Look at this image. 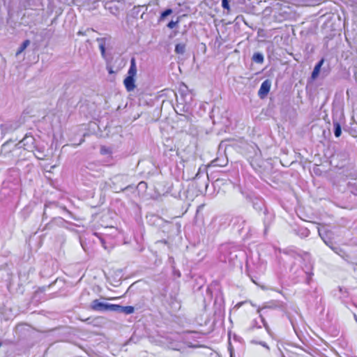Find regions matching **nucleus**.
I'll list each match as a JSON object with an SVG mask.
<instances>
[{
    "instance_id": "obj_4",
    "label": "nucleus",
    "mask_w": 357,
    "mask_h": 357,
    "mask_svg": "<svg viewBox=\"0 0 357 357\" xmlns=\"http://www.w3.org/2000/svg\"><path fill=\"white\" fill-rule=\"evenodd\" d=\"M119 307H117L114 311H119L123 312L126 314H130L135 312V307L133 306H121L117 305Z\"/></svg>"
},
{
    "instance_id": "obj_3",
    "label": "nucleus",
    "mask_w": 357,
    "mask_h": 357,
    "mask_svg": "<svg viewBox=\"0 0 357 357\" xmlns=\"http://www.w3.org/2000/svg\"><path fill=\"white\" fill-rule=\"evenodd\" d=\"M271 87V82L269 79L264 80L258 91V96L261 99H264L268 94Z\"/></svg>"
},
{
    "instance_id": "obj_1",
    "label": "nucleus",
    "mask_w": 357,
    "mask_h": 357,
    "mask_svg": "<svg viewBox=\"0 0 357 357\" xmlns=\"http://www.w3.org/2000/svg\"><path fill=\"white\" fill-rule=\"evenodd\" d=\"M137 68L136 61L134 57L130 60V66L128 69L127 76L123 80V84L127 91L130 92L134 91L136 87L135 77L137 76Z\"/></svg>"
},
{
    "instance_id": "obj_21",
    "label": "nucleus",
    "mask_w": 357,
    "mask_h": 357,
    "mask_svg": "<svg viewBox=\"0 0 357 357\" xmlns=\"http://www.w3.org/2000/svg\"><path fill=\"white\" fill-rule=\"evenodd\" d=\"M1 345H2V343L0 342V347H1Z\"/></svg>"
},
{
    "instance_id": "obj_10",
    "label": "nucleus",
    "mask_w": 357,
    "mask_h": 357,
    "mask_svg": "<svg viewBox=\"0 0 357 357\" xmlns=\"http://www.w3.org/2000/svg\"><path fill=\"white\" fill-rule=\"evenodd\" d=\"M172 13V9H170V8L166 9L161 13L160 17V20H164L165 17L169 15Z\"/></svg>"
},
{
    "instance_id": "obj_19",
    "label": "nucleus",
    "mask_w": 357,
    "mask_h": 357,
    "mask_svg": "<svg viewBox=\"0 0 357 357\" xmlns=\"http://www.w3.org/2000/svg\"><path fill=\"white\" fill-rule=\"evenodd\" d=\"M101 153H105V152L103 151L102 149H101Z\"/></svg>"
},
{
    "instance_id": "obj_8",
    "label": "nucleus",
    "mask_w": 357,
    "mask_h": 357,
    "mask_svg": "<svg viewBox=\"0 0 357 357\" xmlns=\"http://www.w3.org/2000/svg\"><path fill=\"white\" fill-rule=\"evenodd\" d=\"M252 60L257 63H262L264 62V56L261 53H255L252 56Z\"/></svg>"
},
{
    "instance_id": "obj_11",
    "label": "nucleus",
    "mask_w": 357,
    "mask_h": 357,
    "mask_svg": "<svg viewBox=\"0 0 357 357\" xmlns=\"http://www.w3.org/2000/svg\"><path fill=\"white\" fill-rule=\"evenodd\" d=\"M179 22V18L177 19L176 21H170L168 24H167V27L169 28V29H174V27L176 26V25L178 24V23Z\"/></svg>"
},
{
    "instance_id": "obj_5",
    "label": "nucleus",
    "mask_w": 357,
    "mask_h": 357,
    "mask_svg": "<svg viewBox=\"0 0 357 357\" xmlns=\"http://www.w3.org/2000/svg\"><path fill=\"white\" fill-rule=\"evenodd\" d=\"M324 62V59H321L314 66V70L312 73V75H311L312 79H315L318 77V75L320 73L321 68Z\"/></svg>"
},
{
    "instance_id": "obj_2",
    "label": "nucleus",
    "mask_w": 357,
    "mask_h": 357,
    "mask_svg": "<svg viewBox=\"0 0 357 357\" xmlns=\"http://www.w3.org/2000/svg\"><path fill=\"white\" fill-rule=\"evenodd\" d=\"M117 307V304L104 303L98 299L93 300L90 305L91 310L93 311H114Z\"/></svg>"
},
{
    "instance_id": "obj_7",
    "label": "nucleus",
    "mask_w": 357,
    "mask_h": 357,
    "mask_svg": "<svg viewBox=\"0 0 357 357\" xmlns=\"http://www.w3.org/2000/svg\"><path fill=\"white\" fill-rule=\"evenodd\" d=\"M185 45L182 43L176 44L175 46V52L178 54H183L185 52Z\"/></svg>"
},
{
    "instance_id": "obj_15",
    "label": "nucleus",
    "mask_w": 357,
    "mask_h": 357,
    "mask_svg": "<svg viewBox=\"0 0 357 357\" xmlns=\"http://www.w3.org/2000/svg\"><path fill=\"white\" fill-rule=\"evenodd\" d=\"M268 308V307H259L257 309V312L259 314V317H261L262 321H264V318H263V315L261 314V312L266 309Z\"/></svg>"
},
{
    "instance_id": "obj_16",
    "label": "nucleus",
    "mask_w": 357,
    "mask_h": 357,
    "mask_svg": "<svg viewBox=\"0 0 357 357\" xmlns=\"http://www.w3.org/2000/svg\"><path fill=\"white\" fill-rule=\"evenodd\" d=\"M89 318H86L85 319H80L82 321H87L88 320H89Z\"/></svg>"
},
{
    "instance_id": "obj_17",
    "label": "nucleus",
    "mask_w": 357,
    "mask_h": 357,
    "mask_svg": "<svg viewBox=\"0 0 357 357\" xmlns=\"http://www.w3.org/2000/svg\"><path fill=\"white\" fill-rule=\"evenodd\" d=\"M6 146V143L3 144L1 146V149H3Z\"/></svg>"
},
{
    "instance_id": "obj_6",
    "label": "nucleus",
    "mask_w": 357,
    "mask_h": 357,
    "mask_svg": "<svg viewBox=\"0 0 357 357\" xmlns=\"http://www.w3.org/2000/svg\"><path fill=\"white\" fill-rule=\"evenodd\" d=\"M30 44V40H25L22 43V45H20V47H19L18 50L16 52V55H19L22 52H23L26 48Z\"/></svg>"
},
{
    "instance_id": "obj_12",
    "label": "nucleus",
    "mask_w": 357,
    "mask_h": 357,
    "mask_svg": "<svg viewBox=\"0 0 357 357\" xmlns=\"http://www.w3.org/2000/svg\"><path fill=\"white\" fill-rule=\"evenodd\" d=\"M250 165L256 171L260 170L261 169V165H258L255 160H252L250 162Z\"/></svg>"
},
{
    "instance_id": "obj_14",
    "label": "nucleus",
    "mask_w": 357,
    "mask_h": 357,
    "mask_svg": "<svg viewBox=\"0 0 357 357\" xmlns=\"http://www.w3.org/2000/svg\"><path fill=\"white\" fill-rule=\"evenodd\" d=\"M99 47H100L102 56L103 57H105V44L104 43L100 44Z\"/></svg>"
},
{
    "instance_id": "obj_20",
    "label": "nucleus",
    "mask_w": 357,
    "mask_h": 357,
    "mask_svg": "<svg viewBox=\"0 0 357 357\" xmlns=\"http://www.w3.org/2000/svg\"><path fill=\"white\" fill-rule=\"evenodd\" d=\"M116 298H108L109 300H112V299H115Z\"/></svg>"
},
{
    "instance_id": "obj_13",
    "label": "nucleus",
    "mask_w": 357,
    "mask_h": 357,
    "mask_svg": "<svg viewBox=\"0 0 357 357\" xmlns=\"http://www.w3.org/2000/svg\"><path fill=\"white\" fill-rule=\"evenodd\" d=\"M222 6L224 9L227 10L228 12L230 10V6H229L228 0H222Z\"/></svg>"
},
{
    "instance_id": "obj_18",
    "label": "nucleus",
    "mask_w": 357,
    "mask_h": 357,
    "mask_svg": "<svg viewBox=\"0 0 357 357\" xmlns=\"http://www.w3.org/2000/svg\"><path fill=\"white\" fill-rule=\"evenodd\" d=\"M109 73L110 74H111V73H113V70H112V69H110V70H109Z\"/></svg>"
},
{
    "instance_id": "obj_9",
    "label": "nucleus",
    "mask_w": 357,
    "mask_h": 357,
    "mask_svg": "<svg viewBox=\"0 0 357 357\" xmlns=\"http://www.w3.org/2000/svg\"><path fill=\"white\" fill-rule=\"evenodd\" d=\"M334 134L336 137H339L341 135L342 130L339 123H334Z\"/></svg>"
}]
</instances>
